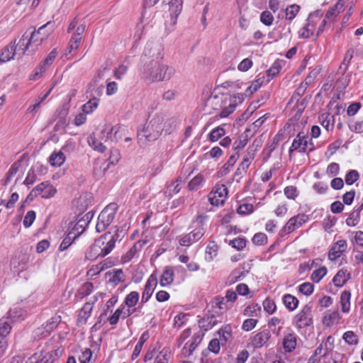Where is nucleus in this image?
<instances>
[{"instance_id":"bb28decb","label":"nucleus","mask_w":363,"mask_h":363,"mask_svg":"<svg viewBox=\"0 0 363 363\" xmlns=\"http://www.w3.org/2000/svg\"><path fill=\"white\" fill-rule=\"evenodd\" d=\"M270 338V332L268 330H264L257 333L252 339V345L255 348H260Z\"/></svg>"},{"instance_id":"c85d7f7f","label":"nucleus","mask_w":363,"mask_h":363,"mask_svg":"<svg viewBox=\"0 0 363 363\" xmlns=\"http://www.w3.org/2000/svg\"><path fill=\"white\" fill-rule=\"evenodd\" d=\"M350 279V273L346 269H340L334 276L333 282L337 287L343 286Z\"/></svg>"},{"instance_id":"cd10ccee","label":"nucleus","mask_w":363,"mask_h":363,"mask_svg":"<svg viewBox=\"0 0 363 363\" xmlns=\"http://www.w3.org/2000/svg\"><path fill=\"white\" fill-rule=\"evenodd\" d=\"M255 154L256 149L254 148L253 146H249L247 150V152L242 159V161L239 164V166L240 167V169H242V172H247L251 162L255 159Z\"/></svg>"},{"instance_id":"f03ea898","label":"nucleus","mask_w":363,"mask_h":363,"mask_svg":"<svg viewBox=\"0 0 363 363\" xmlns=\"http://www.w3.org/2000/svg\"><path fill=\"white\" fill-rule=\"evenodd\" d=\"M52 32V25L50 22H48L37 30L33 31L29 38L23 35L17 45V48L21 50V54L25 53L26 50L30 47L32 48V51H35L50 37Z\"/></svg>"},{"instance_id":"603ef678","label":"nucleus","mask_w":363,"mask_h":363,"mask_svg":"<svg viewBox=\"0 0 363 363\" xmlns=\"http://www.w3.org/2000/svg\"><path fill=\"white\" fill-rule=\"evenodd\" d=\"M282 68V61L276 60L271 67L267 69L265 72L267 73L270 79H273L277 74L279 73Z\"/></svg>"},{"instance_id":"f8f14e48","label":"nucleus","mask_w":363,"mask_h":363,"mask_svg":"<svg viewBox=\"0 0 363 363\" xmlns=\"http://www.w3.org/2000/svg\"><path fill=\"white\" fill-rule=\"evenodd\" d=\"M320 20V16L318 13H311L307 19L306 25L299 30V37L308 38L313 35L315 27Z\"/></svg>"},{"instance_id":"0eeeda50","label":"nucleus","mask_w":363,"mask_h":363,"mask_svg":"<svg viewBox=\"0 0 363 363\" xmlns=\"http://www.w3.org/2000/svg\"><path fill=\"white\" fill-rule=\"evenodd\" d=\"M118 208V206L115 203H111L106 206L98 216V220L96 225V230L100 233L106 230V228L112 223L115 218V215Z\"/></svg>"},{"instance_id":"c756f323","label":"nucleus","mask_w":363,"mask_h":363,"mask_svg":"<svg viewBox=\"0 0 363 363\" xmlns=\"http://www.w3.org/2000/svg\"><path fill=\"white\" fill-rule=\"evenodd\" d=\"M16 50L14 45L10 44L6 46L0 52V62L4 63L13 60L16 55Z\"/></svg>"},{"instance_id":"e433bc0d","label":"nucleus","mask_w":363,"mask_h":363,"mask_svg":"<svg viewBox=\"0 0 363 363\" xmlns=\"http://www.w3.org/2000/svg\"><path fill=\"white\" fill-rule=\"evenodd\" d=\"M142 244H140V242L135 243L129 250L123 255L121 258L122 262L126 263L130 262L135 256L138 252L140 250Z\"/></svg>"},{"instance_id":"20e7f679","label":"nucleus","mask_w":363,"mask_h":363,"mask_svg":"<svg viewBox=\"0 0 363 363\" xmlns=\"http://www.w3.org/2000/svg\"><path fill=\"white\" fill-rule=\"evenodd\" d=\"M211 99L222 108L219 117L226 118L235 111L236 106L241 103L242 95L239 93L231 94L230 92H219L211 96Z\"/></svg>"},{"instance_id":"a211bd4d","label":"nucleus","mask_w":363,"mask_h":363,"mask_svg":"<svg viewBox=\"0 0 363 363\" xmlns=\"http://www.w3.org/2000/svg\"><path fill=\"white\" fill-rule=\"evenodd\" d=\"M61 321V316L55 314L54 316L50 318L45 324H43L41 328L36 330L35 333L40 337H44L48 335L51 331L57 328V325Z\"/></svg>"},{"instance_id":"72a5a7b5","label":"nucleus","mask_w":363,"mask_h":363,"mask_svg":"<svg viewBox=\"0 0 363 363\" xmlns=\"http://www.w3.org/2000/svg\"><path fill=\"white\" fill-rule=\"evenodd\" d=\"M174 271L170 267H167L160 277V284L162 286H165L172 284L174 281Z\"/></svg>"},{"instance_id":"a19ab883","label":"nucleus","mask_w":363,"mask_h":363,"mask_svg":"<svg viewBox=\"0 0 363 363\" xmlns=\"http://www.w3.org/2000/svg\"><path fill=\"white\" fill-rule=\"evenodd\" d=\"M319 73L320 69L318 67L311 69L308 76L306 77V78L305 79V81L301 84L300 89H306L307 86L311 84L314 81V79L319 74Z\"/></svg>"},{"instance_id":"37998d69","label":"nucleus","mask_w":363,"mask_h":363,"mask_svg":"<svg viewBox=\"0 0 363 363\" xmlns=\"http://www.w3.org/2000/svg\"><path fill=\"white\" fill-rule=\"evenodd\" d=\"M93 285L91 283L86 282L77 291L76 294V297L79 299L84 298L85 296L89 295L91 293Z\"/></svg>"},{"instance_id":"4d7b16f0","label":"nucleus","mask_w":363,"mask_h":363,"mask_svg":"<svg viewBox=\"0 0 363 363\" xmlns=\"http://www.w3.org/2000/svg\"><path fill=\"white\" fill-rule=\"evenodd\" d=\"M327 272L325 267H320L312 273L311 279L313 281L318 283L326 275Z\"/></svg>"},{"instance_id":"473e14b6","label":"nucleus","mask_w":363,"mask_h":363,"mask_svg":"<svg viewBox=\"0 0 363 363\" xmlns=\"http://www.w3.org/2000/svg\"><path fill=\"white\" fill-rule=\"evenodd\" d=\"M282 300L285 307L290 311L296 309L299 303L298 299L289 294L284 295Z\"/></svg>"},{"instance_id":"09e8293b","label":"nucleus","mask_w":363,"mask_h":363,"mask_svg":"<svg viewBox=\"0 0 363 363\" xmlns=\"http://www.w3.org/2000/svg\"><path fill=\"white\" fill-rule=\"evenodd\" d=\"M145 14H146V11L143 14L140 22L136 26L135 37L137 39L141 38V37L143 34L145 28L148 23L147 19L145 18Z\"/></svg>"},{"instance_id":"3c124183","label":"nucleus","mask_w":363,"mask_h":363,"mask_svg":"<svg viewBox=\"0 0 363 363\" xmlns=\"http://www.w3.org/2000/svg\"><path fill=\"white\" fill-rule=\"evenodd\" d=\"M254 211V206L252 203L244 201L240 203L237 208V212L240 215L246 216L252 213Z\"/></svg>"},{"instance_id":"338daca9","label":"nucleus","mask_w":363,"mask_h":363,"mask_svg":"<svg viewBox=\"0 0 363 363\" xmlns=\"http://www.w3.org/2000/svg\"><path fill=\"white\" fill-rule=\"evenodd\" d=\"M321 345L324 348V354H328L334 347V338L332 336H328L321 342Z\"/></svg>"},{"instance_id":"7ed1b4c3","label":"nucleus","mask_w":363,"mask_h":363,"mask_svg":"<svg viewBox=\"0 0 363 363\" xmlns=\"http://www.w3.org/2000/svg\"><path fill=\"white\" fill-rule=\"evenodd\" d=\"M164 121L163 115H155L146 123L143 130L138 132V140L144 143L156 140L164 130Z\"/></svg>"},{"instance_id":"e2e57ef3","label":"nucleus","mask_w":363,"mask_h":363,"mask_svg":"<svg viewBox=\"0 0 363 363\" xmlns=\"http://www.w3.org/2000/svg\"><path fill=\"white\" fill-rule=\"evenodd\" d=\"M314 286L310 282H304L299 285L298 291L305 296H310L313 294Z\"/></svg>"},{"instance_id":"5fc2aeb1","label":"nucleus","mask_w":363,"mask_h":363,"mask_svg":"<svg viewBox=\"0 0 363 363\" xmlns=\"http://www.w3.org/2000/svg\"><path fill=\"white\" fill-rule=\"evenodd\" d=\"M99 104V99L96 98L91 99L88 102L82 106V111L86 113H91L95 110Z\"/></svg>"},{"instance_id":"a18cd8bd","label":"nucleus","mask_w":363,"mask_h":363,"mask_svg":"<svg viewBox=\"0 0 363 363\" xmlns=\"http://www.w3.org/2000/svg\"><path fill=\"white\" fill-rule=\"evenodd\" d=\"M238 157L239 156L238 154L233 155L230 157L228 160L226 162V163L222 167V168L220 170V173L222 176L225 175L230 171L231 167L235 164Z\"/></svg>"},{"instance_id":"4c0bfd02","label":"nucleus","mask_w":363,"mask_h":363,"mask_svg":"<svg viewBox=\"0 0 363 363\" xmlns=\"http://www.w3.org/2000/svg\"><path fill=\"white\" fill-rule=\"evenodd\" d=\"M140 295L137 291H131L129 293L125 298L124 300V306H125L126 308L131 309V308L136 306L139 301Z\"/></svg>"},{"instance_id":"5701e85b","label":"nucleus","mask_w":363,"mask_h":363,"mask_svg":"<svg viewBox=\"0 0 363 363\" xmlns=\"http://www.w3.org/2000/svg\"><path fill=\"white\" fill-rule=\"evenodd\" d=\"M35 188L37 191V194H38L39 196L40 195L42 198L44 199L52 198L57 193L56 188L48 181L40 183Z\"/></svg>"},{"instance_id":"6e6d98bb","label":"nucleus","mask_w":363,"mask_h":363,"mask_svg":"<svg viewBox=\"0 0 363 363\" xmlns=\"http://www.w3.org/2000/svg\"><path fill=\"white\" fill-rule=\"evenodd\" d=\"M342 339L346 343L350 345H356L358 343L357 335L351 330L345 332L342 335Z\"/></svg>"},{"instance_id":"58836bf2","label":"nucleus","mask_w":363,"mask_h":363,"mask_svg":"<svg viewBox=\"0 0 363 363\" xmlns=\"http://www.w3.org/2000/svg\"><path fill=\"white\" fill-rule=\"evenodd\" d=\"M345 0H339L337 3L330 8L326 13V17L330 18L333 16H337L340 12L344 11Z\"/></svg>"},{"instance_id":"f257e3e1","label":"nucleus","mask_w":363,"mask_h":363,"mask_svg":"<svg viewBox=\"0 0 363 363\" xmlns=\"http://www.w3.org/2000/svg\"><path fill=\"white\" fill-rule=\"evenodd\" d=\"M174 74V67L163 63L162 60L149 62L143 65L142 70L143 78L150 82L169 80Z\"/></svg>"},{"instance_id":"680f3d73","label":"nucleus","mask_w":363,"mask_h":363,"mask_svg":"<svg viewBox=\"0 0 363 363\" xmlns=\"http://www.w3.org/2000/svg\"><path fill=\"white\" fill-rule=\"evenodd\" d=\"M49 65H45V63L43 61L35 69L33 74L31 75V79L33 80H36L48 70L49 68Z\"/></svg>"},{"instance_id":"2f4dec72","label":"nucleus","mask_w":363,"mask_h":363,"mask_svg":"<svg viewBox=\"0 0 363 363\" xmlns=\"http://www.w3.org/2000/svg\"><path fill=\"white\" fill-rule=\"evenodd\" d=\"M283 347L286 352H291L296 347V336L294 333L285 335L283 340Z\"/></svg>"},{"instance_id":"a878e982","label":"nucleus","mask_w":363,"mask_h":363,"mask_svg":"<svg viewBox=\"0 0 363 363\" xmlns=\"http://www.w3.org/2000/svg\"><path fill=\"white\" fill-rule=\"evenodd\" d=\"M94 301L91 302H86L81 310L79 312L78 318H77V324L78 325H84L86 323L87 319L90 317L91 311L93 310V305Z\"/></svg>"},{"instance_id":"39448f33","label":"nucleus","mask_w":363,"mask_h":363,"mask_svg":"<svg viewBox=\"0 0 363 363\" xmlns=\"http://www.w3.org/2000/svg\"><path fill=\"white\" fill-rule=\"evenodd\" d=\"M207 216L203 214L198 215L191 222L190 228L192 230L187 234H182L178 237V240L182 246L189 247L194 242L199 241L204 235V223Z\"/></svg>"},{"instance_id":"f3484780","label":"nucleus","mask_w":363,"mask_h":363,"mask_svg":"<svg viewBox=\"0 0 363 363\" xmlns=\"http://www.w3.org/2000/svg\"><path fill=\"white\" fill-rule=\"evenodd\" d=\"M141 306L133 309L126 308L125 306L121 304L118 309L116 310L114 313L108 318L111 325H116L120 318H125L130 316L135 312H140Z\"/></svg>"},{"instance_id":"dca6fc26","label":"nucleus","mask_w":363,"mask_h":363,"mask_svg":"<svg viewBox=\"0 0 363 363\" xmlns=\"http://www.w3.org/2000/svg\"><path fill=\"white\" fill-rule=\"evenodd\" d=\"M163 3L168 5V11L169 13V24L174 26L177 23V17L182 9V0H163Z\"/></svg>"},{"instance_id":"393cba45","label":"nucleus","mask_w":363,"mask_h":363,"mask_svg":"<svg viewBox=\"0 0 363 363\" xmlns=\"http://www.w3.org/2000/svg\"><path fill=\"white\" fill-rule=\"evenodd\" d=\"M102 240H96L94 243L90 247L89 250L86 252V258L89 260H94L99 257H105L103 250L101 247L103 243Z\"/></svg>"},{"instance_id":"7c9ffc66","label":"nucleus","mask_w":363,"mask_h":363,"mask_svg":"<svg viewBox=\"0 0 363 363\" xmlns=\"http://www.w3.org/2000/svg\"><path fill=\"white\" fill-rule=\"evenodd\" d=\"M101 137L100 140L98 139L94 134L90 135L87 138V142L90 147L95 151L104 152L106 150V147L101 142Z\"/></svg>"},{"instance_id":"f704fd0d","label":"nucleus","mask_w":363,"mask_h":363,"mask_svg":"<svg viewBox=\"0 0 363 363\" xmlns=\"http://www.w3.org/2000/svg\"><path fill=\"white\" fill-rule=\"evenodd\" d=\"M350 299H351V293L349 291H344L342 292L340 295V306L341 311L347 313L350 310Z\"/></svg>"},{"instance_id":"ddd939ff","label":"nucleus","mask_w":363,"mask_h":363,"mask_svg":"<svg viewBox=\"0 0 363 363\" xmlns=\"http://www.w3.org/2000/svg\"><path fill=\"white\" fill-rule=\"evenodd\" d=\"M298 150L301 152H311L313 150L312 143H308V138L299 133L294 138L292 145L289 149V152Z\"/></svg>"},{"instance_id":"1a4fd4ad","label":"nucleus","mask_w":363,"mask_h":363,"mask_svg":"<svg viewBox=\"0 0 363 363\" xmlns=\"http://www.w3.org/2000/svg\"><path fill=\"white\" fill-rule=\"evenodd\" d=\"M124 128L119 124L105 123L101 130V140L105 142H117L122 137Z\"/></svg>"},{"instance_id":"774afa93","label":"nucleus","mask_w":363,"mask_h":363,"mask_svg":"<svg viewBox=\"0 0 363 363\" xmlns=\"http://www.w3.org/2000/svg\"><path fill=\"white\" fill-rule=\"evenodd\" d=\"M109 281L112 282L114 285H117L120 282L123 281V272L122 269L115 270L112 273V276L110 278Z\"/></svg>"},{"instance_id":"8fccbe9b","label":"nucleus","mask_w":363,"mask_h":363,"mask_svg":"<svg viewBox=\"0 0 363 363\" xmlns=\"http://www.w3.org/2000/svg\"><path fill=\"white\" fill-rule=\"evenodd\" d=\"M300 10V6L296 4H291L286 7L285 9L286 19L291 21L298 14Z\"/></svg>"},{"instance_id":"412c9836","label":"nucleus","mask_w":363,"mask_h":363,"mask_svg":"<svg viewBox=\"0 0 363 363\" xmlns=\"http://www.w3.org/2000/svg\"><path fill=\"white\" fill-rule=\"evenodd\" d=\"M347 242L345 240H339L336 241L330 247L328 252V259L334 261L339 258L342 254L347 249Z\"/></svg>"},{"instance_id":"b1692460","label":"nucleus","mask_w":363,"mask_h":363,"mask_svg":"<svg viewBox=\"0 0 363 363\" xmlns=\"http://www.w3.org/2000/svg\"><path fill=\"white\" fill-rule=\"evenodd\" d=\"M271 79L265 72H260L256 76V79L252 82L250 86L245 88V91H257L258 89L266 85L270 82Z\"/></svg>"},{"instance_id":"69168bd1","label":"nucleus","mask_w":363,"mask_h":363,"mask_svg":"<svg viewBox=\"0 0 363 363\" xmlns=\"http://www.w3.org/2000/svg\"><path fill=\"white\" fill-rule=\"evenodd\" d=\"M246 240L243 238H237L230 241L229 245L238 250H242L246 246Z\"/></svg>"},{"instance_id":"ea45409f","label":"nucleus","mask_w":363,"mask_h":363,"mask_svg":"<svg viewBox=\"0 0 363 363\" xmlns=\"http://www.w3.org/2000/svg\"><path fill=\"white\" fill-rule=\"evenodd\" d=\"M73 233H68L67 236L63 239L59 247V250L60 251L67 250L73 242V241L79 237V233H77L74 235H73Z\"/></svg>"},{"instance_id":"423d86ee","label":"nucleus","mask_w":363,"mask_h":363,"mask_svg":"<svg viewBox=\"0 0 363 363\" xmlns=\"http://www.w3.org/2000/svg\"><path fill=\"white\" fill-rule=\"evenodd\" d=\"M163 57L164 48L160 43L158 41H149L147 43L142 57L144 65H147L149 62L161 61Z\"/></svg>"},{"instance_id":"6e6552de","label":"nucleus","mask_w":363,"mask_h":363,"mask_svg":"<svg viewBox=\"0 0 363 363\" xmlns=\"http://www.w3.org/2000/svg\"><path fill=\"white\" fill-rule=\"evenodd\" d=\"M292 323L298 330H301L311 325L313 323L312 306L311 304L304 305L294 317Z\"/></svg>"},{"instance_id":"49530a36","label":"nucleus","mask_w":363,"mask_h":363,"mask_svg":"<svg viewBox=\"0 0 363 363\" xmlns=\"http://www.w3.org/2000/svg\"><path fill=\"white\" fill-rule=\"evenodd\" d=\"M223 125H224L218 126L211 131V133L208 135V139L211 141H217L218 139H220L222 136H223L225 134V130L223 128Z\"/></svg>"},{"instance_id":"9d476101","label":"nucleus","mask_w":363,"mask_h":363,"mask_svg":"<svg viewBox=\"0 0 363 363\" xmlns=\"http://www.w3.org/2000/svg\"><path fill=\"white\" fill-rule=\"evenodd\" d=\"M308 220V216L305 214H298L291 218L285 225L281 229L279 234L284 237L296 229L299 228Z\"/></svg>"},{"instance_id":"c03bdc74","label":"nucleus","mask_w":363,"mask_h":363,"mask_svg":"<svg viewBox=\"0 0 363 363\" xmlns=\"http://www.w3.org/2000/svg\"><path fill=\"white\" fill-rule=\"evenodd\" d=\"M261 312V307L258 304L248 306L243 311V315L248 317H257Z\"/></svg>"},{"instance_id":"0e129e2a","label":"nucleus","mask_w":363,"mask_h":363,"mask_svg":"<svg viewBox=\"0 0 363 363\" xmlns=\"http://www.w3.org/2000/svg\"><path fill=\"white\" fill-rule=\"evenodd\" d=\"M203 182V177L201 175H196L189 183V188L190 190L198 189Z\"/></svg>"},{"instance_id":"bf43d9fd","label":"nucleus","mask_w":363,"mask_h":363,"mask_svg":"<svg viewBox=\"0 0 363 363\" xmlns=\"http://www.w3.org/2000/svg\"><path fill=\"white\" fill-rule=\"evenodd\" d=\"M244 84L242 82H240L239 81H226L221 84V87L225 89H242Z\"/></svg>"},{"instance_id":"de8ad7c7","label":"nucleus","mask_w":363,"mask_h":363,"mask_svg":"<svg viewBox=\"0 0 363 363\" xmlns=\"http://www.w3.org/2000/svg\"><path fill=\"white\" fill-rule=\"evenodd\" d=\"M321 125L327 131H330L334 128V116H330L328 114H323L320 118Z\"/></svg>"},{"instance_id":"2eb2a0df","label":"nucleus","mask_w":363,"mask_h":363,"mask_svg":"<svg viewBox=\"0 0 363 363\" xmlns=\"http://www.w3.org/2000/svg\"><path fill=\"white\" fill-rule=\"evenodd\" d=\"M74 147L72 142L67 143L60 150L53 152L50 157L49 162L53 167H60L65 161V156L63 151L72 150Z\"/></svg>"},{"instance_id":"6ab92c4d","label":"nucleus","mask_w":363,"mask_h":363,"mask_svg":"<svg viewBox=\"0 0 363 363\" xmlns=\"http://www.w3.org/2000/svg\"><path fill=\"white\" fill-rule=\"evenodd\" d=\"M157 283L158 281L157 275L152 274L145 283L144 290L142 294L141 304H144L149 301L157 287Z\"/></svg>"},{"instance_id":"9b49d317","label":"nucleus","mask_w":363,"mask_h":363,"mask_svg":"<svg viewBox=\"0 0 363 363\" xmlns=\"http://www.w3.org/2000/svg\"><path fill=\"white\" fill-rule=\"evenodd\" d=\"M228 189L224 184H217L208 195L210 203L215 206L223 205L228 195Z\"/></svg>"},{"instance_id":"864d4df0","label":"nucleus","mask_w":363,"mask_h":363,"mask_svg":"<svg viewBox=\"0 0 363 363\" xmlns=\"http://www.w3.org/2000/svg\"><path fill=\"white\" fill-rule=\"evenodd\" d=\"M277 30L280 33L281 38H288L291 36V26L290 23H281V24L278 26Z\"/></svg>"},{"instance_id":"c9c22d12","label":"nucleus","mask_w":363,"mask_h":363,"mask_svg":"<svg viewBox=\"0 0 363 363\" xmlns=\"http://www.w3.org/2000/svg\"><path fill=\"white\" fill-rule=\"evenodd\" d=\"M11 320L8 317H3L0 319V337H6L10 333L11 330Z\"/></svg>"},{"instance_id":"4be33fe9","label":"nucleus","mask_w":363,"mask_h":363,"mask_svg":"<svg viewBox=\"0 0 363 363\" xmlns=\"http://www.w3.org/2000/svg\"><path fill=\"white\" fill-rule=\"evenodd\" d=\"M342 316L337 310H328L325 311L322 318L323 324L328 328L340 323Z\"/></svg>"},{"instance_id":"052dcab7","label":"nucleus","mask_w":363,"mask_h":363,"mask_svg":"<svg viewBox=\"0 0 363 363\" xmlns=\"http://www.w3.org/2000/svg\"><path fill=\"white\" fill-rule=\"evenodd\" d=\"M274 18L269 11H264L260 15V21L266 26H271Z\"/></svg>"},{"instance_id":"4468645a","label":"nucleus","mask_w":363,"mask_h":363,"mask_svg":"<svg viewBox=\"0 0 363 363\" xmlns=\"http://www.w3.org/2000/svg\"><path fill=\"white\" fill-rule=\"evenodd\" d=\"M120 238V234L118 233V230L116 231L114 234H111V233H106L104 235L101 236L97 240H102L101 242V250H103L104 255H108L113 249L115 247L116 242Z\"/></svg>"},{"instance_id":"13d9d810","label":"nucleus","mask_w":363,"mask_h":363,"mask_svg":"<svg viewBox=\"0 0 363 363\" xmlns=\"http://www.w3.org/2000/svg\"><path fill=\"white\" fill-rule=\"evenodd\" d=\"M27 262H28V258L25 255H23L21 262H18L17 260V258L15 257V258L12 259L11 263V265L13 266V269H16V271L21 272L26 269Z\"/></svg>"},{"instance_id":"79ce46f5","label":"nucleus","mask_w":363,"mask_h":363,"mask_svg":"<svg viewBox=\"0 0 363 363\" xmlns=\"http://www.w3.org/2000/svg\"><path fill=\"white\" fill-rule=\"evenodd\" d=\"M172 357L171 351L169 348H163L155 358V363H168Z\"/></svg>"},{"instance_id":"aec40b11","label":"nucleus","mask_w":363,"mask_h":363,"mask_svg":"<svg viewBox=\"0 0 363 363\" xmlns=\"http://www.w3.org/2000/svg\"><path fill=\"white\" fill-rule=\"evenodd\" d=\"M84 30L85 26L84 24H80L76 28L74 33L70 38L69 45L66 50V55L71 53L72 51L77 50L79 48L82 38V36Z\"/></svg>"}]
</instances>
